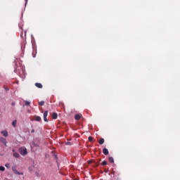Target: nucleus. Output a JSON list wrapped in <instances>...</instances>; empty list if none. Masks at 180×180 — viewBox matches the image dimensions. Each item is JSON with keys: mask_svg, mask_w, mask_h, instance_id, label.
Wrapping results in <instances>:
<instances>
[{"mask_svg": "<svg viewBox=\"0 0 180 180\" xmlns=\"http://www.w3.org/2000/svg\"><path fill=\"white\" fill-rule=\"evenodd\" d=\"M19 151L21 155H27V149L26 148H20Z\"/></svg>", "mask_w": 180, "mask_h": 180, "instance_id": "f257e3e1", "label": "nucleus"}, {"mask_svg": "<svg viewBox=\"0 0 180 180\" xmlns=\"http://www.w3.org/2000/svg\"><path fill=\"white\" fill-rule=\"evenodd\" d=\"M48 115H49V111L46 110L44 112V122H49V120L47 119Z\"/></svg>", "mask_w": 180, "mask_h": 180, "instance_id": "f03ea898", "label": "nucleus"}, {"mask_svg": "<svg viewBox=\"0 0 180 180\" xmlns=\"http://www.w3.org/2000/svg\"><path fill=\"white\" fill-rule=\"evenodd\" d=\"M103 153L104 155H108L109 154V150H108V148H104L103 149Z\"/></svg>", "mask_w": 180, "mask_h": 180, "instance_id": "7ed1b4c3", "label": "nucleus"}, {"mask_svg": "<svg viewBox=\"0 0 180 180\" xmlns=\"http://www.w3.org/2000/svg\"><path fill=\"white\" fill-rule=\"evenodd\" d=\"M0 141L4 144V146H6V139L5 138H3V137H1L0 138Z\"/></svg>", "mask_w": 180, "mask_h": 180, "instance_id": "20e7f679", "label": "nucleus"}, {"mask_svg": "<svg viewBox=\"0 0 180 180\" xmlns=\"http://www.w3.org/2000/svg\"><path fill=\"white\" fill-rule=\"evenodd\" d=\"M57 117H58V114H57V112H53L52 113V119L56 120V119H57Z\"/></svg>", "mask_w": 180, "mask_h": 180, "instance_id": "39448f33", "label": "nucleus"}, {"mask_svg": "<svg viewBox=\"0 0 180 180\" xmlns=\"http://www.w3.org/2000/svg\"><path fill=\"white\" fill-rule=\"evenodd\" d=\"M35 86H37V88H39V89L43 88V85L41 84V83H35Z\"/></svg>", "mask_w": 180, "mask_h": 180, "instance_id": "423d86ee", "label": "nucleus"}, {"mask_svg": "<svg viewBox=\"0 0 180 180\" xmlns=\"http://www.w3.org/2000/svg\"><path fill=\"white\" fill-rule=\"evenodd\" d=\"M1 134H3V136H4V137H8V131H6V130L2 131Z\"/></svg>", "mask_w": 180, "mask_h": 180, "instance_id": "0eeeda50", "label": "nucleus"}, {"mask_svg": "<svg viewBox=\"0 0 180 180\" xmlns=\"http://www.w3.org/2000/svg\"><path fill=\"white\" fill-rule=\"evenodd\" d=\"M103 143H105V139H103V138H101L100 140L98 141V143L102 146V144H103Z\"/></svg>", "mask_w": 180, "mask_h": 180, "instance_id": "6e6552de", "label": "nucleus"}, {"mask_svg": "<svg viewBox=\"0 0 180 180\" xmlns=\"http://www.w3.org/2000/svg\"><path fill=\"white\" fill-rule=\"evenodd\" d=\"M36 122H41V117L40 116H35Z\"/></svg>", "mask_w": 180, "mask_h": 180, "instance_id": "1a4fd4ad", "label": "nucleus"}, {"mask_svg": "<svg viewBox=\"0 0 180 180\" xmlns=\"http://www.w3.org/2000/svg\"><path fill=\"white\" fill-rule=\"evenodd\" d=\"M75 120H79V119H81V115L77 114V115L75 116Z\"/></svg>", "mask_w": 180, "mask_h": 180, "instance_id": "9d476101", "label": "nucleus"}, {"mask_svg": "<svg viewBox=\"0 0 180 180\" xmlns=\"http://www.w3.org/2000/svg\"><path fill=\"white\" fill-rule=\"evenodd\" d=\"M13 155V157H15V158H19V157H20V155L18 153H14Z\"/></svg>", "mask_w": 180, "mask_h": 180, "instance_id": "9b49d317", "label": "nucleus"}, {"mask_svg": "<svg viewBox=\"0 0 180 180\" xmlns=\"http://www.w3.org/2000/svg\"><path fill=\"white\" fill-rule=\"evenodd\" d=\"M108 160L111 162V164H113V162H115V160L113 159L112 157H110L108 158Z\"/></svg>", "mask_w": 180, "mask_h": 180, "instance_id": "f8f14e48", "label": "nucleus"}, {"mask_svg": "<svg viewBox=\"0 0 180 180\" xmlns=\"http://www.w3.org/2000/svg\"><path fill=\"white\" fill-rule=\"evenodd\" d=\"M21 37L22 39H26V31H25L24 34L23 33L21 34Z\"/></svg>", "mask_w": 180, "mask_h": 180, "instance_id": "ddd939ff", "label": "nucleus"}, {"mask_svg": "<svg viewBox=\"0 0 180 180\" xmlns=\"http://www.w3.org/2000/svg\"><path fill=\"white\" fill-rule=\"evenodd\" d=\"M16 123H18V121L14 120V121L12 122V126H13V127H16Z\"/></svg>", "mask_w": 180, "mask_h": 180, "instance_id": "4468645a", "label": "nucleus"}, {"mask_svg": "<svg viewBox=\"0 0 180 180\" xmlns=\"http://www.w3.org/2000/svg\"><path fill=\"white\" fill-rule=\"evenodd\" d=\"M39 106H44V101H41L39 103Z\"/></svg>", "mask_w": 180, "mask_h": 180, "instance_id": "2eb2a0df", "label": "nucleus"}, {"mask_svg": "<svg viewBox=\"0 0 180 180\" xmlns=\"http://www.w3.org/2000/svg\"><path fill=\"white\" fill-rule=\"evenodd\" d=\"M89 141L92 143V141H94V138L92 136H89Z\"/></svg>", "mask_w": 180, "mask_h": 180, "instance_id": "dca6fc26", "label": "nucleus"}, {"mask_svg": "<svg viewBox=\"0 0 180 180\" xmlns=\"http://www.w3.org/2000/svg\"><path fill=\"white\" fill-rule=\"evenodd\" d=\"M101 165H108V162H106V160H104L102 163Z\"/></svg>", "mask_w": 180, "mask_h": 180, "instance_id": "f3484780", "label": "nucleus"}, {"mask_svg": "<svg viewBox=\"0 0 180 180\" xmlns=\"http://www.w3.org/2000/svg\"><path fill=\"white\" fill-rule=\"evenodd\" d=\"M25 106H30V102L25 101Z\"/></svg>", "mask_w": 180, "mask_h": 180, "instance_id": "a211bd4d", "label": "nucleus"}, {"mask_svg": "<svg viewBox=\"0 0 180 180\" xmlns=\"http://www.w3.org/2000/svg\"><path fill=\"white\" fill-rule=\"evenodd\" d=\"M0 171H5V167H4V166H0Z\"/></svg>", "mask_w": 180, "mask_h": 180, "instance_id": "6ab92c4d", "label": "nucleus"}, {"mask_svg": "<svg viewBox=\"0 0 180 180\" xmlns=\"http://www.w3.org/2000/svg\"><path fill=\"white\" fill-rule=\"evenodd\" d=\"M10 165H10L9 163H7V164L5 165V167H6V168H9Z\"/></svg>", "mask_w": 180, "mask_h": 180, "instance_id": "aec40b11", "label": "nucleus"}, {"mask_svg": "<svg viewBox=\"0 0 180 180\" xmlns=\"http://www.w3.org/2000/svg\"><path fill=\"white\" fill-rule=\"evenodd\" d=\"M66 144H67L68 146H71V142H67Z\"/></svg>", "mask_w": 180, "mask_h": 180, "instance_id": "412c9836", "label": "nucleus"}, {"mask_svg": "<svg viewBox=\"0 0 180 180\" xmlns=\"http://www.w3.org/2000/svg\"><path fill=\"white\" fill-rule=\"evenodd\" d=\"M4 89H5L6 91H9V88L4 87Z\"/></svg>", "mask_w": 180, "mask_h": 180, "instance_id": "4be33fe9", "label": "nucleus"}, {"mask_svg": "<svg viewBox=\"0 0 180 180\" xmlns=\"http://www.w3.org/2000/svg\"><path fill=\"white\" fill-rule=\"evenodd\" d=\"M15 174H18V175L20 174V172H18V171H15Z\"/></svg>", "mask_w": 180, "mask_h": 180, "instance_id": "5701e85b", "label": "nucleus"}, {"mask_svg": "<svg viewBox=\"0 0 180 180\" xmlns=\"http://www.w3.org/2000/svg\"><path fill=\"white\" fill-rule=\"evenodd\" d=\"M31 133H34V129H32V130L31 131Z\"/></svg>", "mask_w": 180, "mask_h": 180, "instance_id": "b1692460", "label": "nucleus"}, {"mask_svg": "<svg viewBox=\"0 0 180 180\" xmlns=\"http://www.w3.org/2000/svg\"><path fill=\"white\" fill-rule=\"evenodd\" d=\"M12 105H13V106H15V103H12Z\"/></svg>", "mask_w": 180, "mask_h": 180, "instance_id": "393cba45", "label": "nucleus"}, {"mask_svg": "<svg viewBox=\"0 0 180 180\" xmlns=\"http://www.w3.org/2000/svg\"><path fill=\"white\" fill-rule=\"evenodd\" d=\"M13 152L15 153V149H13Z\"/></svg>", "mask_w": 180, "mask_h": 180, "instance_id": "a878e982", "label": "nucleus"}, {"mask_svg": "<svg viewBox=\"0 0 180 180\" xmlns=\"http://www.w3.org/2000/svg\"><path fill=\"white\" fill-rule=\"evenodd\" d=\"M73 180H77V179H73Z\"/></svg>", "mask_w": 180, "mask_h": 180, "instance_id": "bb28decb", "label": "nucleus"}]
</instances>
